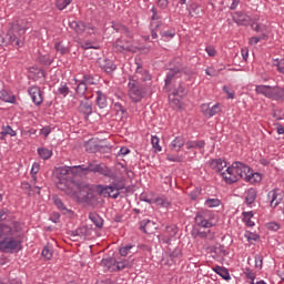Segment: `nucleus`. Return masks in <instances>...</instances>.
<instances>
[{"label":"nucleus","mask_w":284,"mask_h":284,"mask_svg":"<svg viewBox=\"0 0 284 284\" xmlns=\"http://www.w3.org/2000/svg\"><path fill=\"white\" fill-rule=\"evenodd\" d=\"M100 174L105 179H116V173L108 165L94 162H90L88 165H75V166H60L54 171L55 185L58 190L64 192L67 196H70L77 203H87L91 207H97V195L90 184L74 181L77 174Z\"/></svg>","instance_id":"nucleus-1"},{"label":"nucleus","mask_w":284,"mask_h":284,"mask_svg":"<svg viewBox=\"0 0 284 284\" xmlns=\"http://www.w3.org/2000/svg\"><path fill=\"white\" fill-rule=\"evenodd\" d=\"M0 252L3 254L21 252V237L17 226L0 224Z\"/></svg>","instance_id":"nucleus-2"},{"label":"nucleus","mask_w":284,"mask_h":284,"mask_svg":"<svg viewBox=\"0 0 284 284\" xmlns=\"http://www.w3.org/2000/svg\"><path fill=\"white\" fill-rule=\"evenodd\" d=\"M28 31V27H14L7 34L0 36V45H12L13 48H23V34Z\"/></svg>","instance_id":"nucleus-3"},{"label":"nucleus","mask_w":284,"mask_h":284,"mask_svg":"<svg viewBox=\"0 0 284 284\" xmlns=\"http://www.w3.org/2000/svg\"><path fill=\"white\" fill-rule=\"evenodd\" d=\"M101 265L103 267H106L109 272H121L123 270L132 268V265H134V261L123 257H119L118 260L113 257H105L102 258Z\"/></svg>","instance_id":"nucleus-4"},{"label":"nucleus","mask_w":284,"mask_h":284,"mask_svg":"<svg viewBox=\"0 0 284 284\" xmlns=\"http://www.w3.org/2000/svg\"><path fill=\"white\" fill-rule=\"evenodd\" d=\"M233 168L236 169L239 180L243 179L244 181H256L261 179L258 173H254L250 166L243 164L242 162H233Z\"/></svg>","instance_id":"nucleus-5"},{"label":"nucleus","mask_w":284,"mask_h":284,"mask_svg":"<svg viewBox=\"0 0 284 284\" xmlns=\"http://www.w3.org/2000/svg\"><path fill=\"white\" fill-rule=\"evenodd\" d=\"M128 88L129 99H131L133 103H140V101L143 100V97H145V88L142 84H139V82L130 80Z\"/></svg>","instance_id":"nucleus-6"},{"label":"nucleus","mask_w":284,"mask_h":284,"mask_svg":"<svg viewBox=\"0 0 284 284\" xmlns=\"http://www.w3.org/2000/svg\"><path fill=\"white\" fill-rule=\"evenodd\" d=\"M195 224L197 227H214V213L212 211H199L195 215Z\"/></svg>","instance_id":"nucleus-7"},{"label":"nucleus","mask_w":284,"mask_h":284,"mask_svg":"<svg viewBox=\"0 0 284 284\" xmlns=\"http://www.w3.org/2000/svg\"><path fill=\"white\" fill-rule=\"evenodd\" d=\"M281 201H283V191L281 189H274L267 193V202L273 210L281 205Z\"/></svg>","instance_id":"nucleus-8"},{"label":"nucleus","mask_w":284,"mask_h":284,"mask_svg":"<svg viewBox=\"0 0 284 284\" xmlns=\"http://www.w3.org/2000/svg\"><path fill=\"white\" fill-rule=\"evenodd\" d=\"M221 176L229 185H232V183H236V181H240L236 168H234V163H232V165L229 166L225 172H222Z\"/></svg>","instance_id":"nucleus-9"},{"label":"nucleus","mask_w":284,"mask_h":284,"mask_svg":"<svg viewBox=\"0 0 284 284\" xmlns=\"http://www.w3.org/2000/svg\"><path fill=\"white\" fill-rule=\"evenodd\" d=\"M201 112L207 118L212 119V116H216L219 112H221V104L216 103L210 106V103H204L201 105Z\"/></svg>","instance_id":"nucleus-10"},{"label":"nucleus","mask_w":284,"mask_h":284,"mask_svg":"<svg viewBox=\"0 0 284 284\" xmlns=\"http://www.w3.org/2000/svg\"><path fill=\"white\" fill-rule=\"evenodd\" d=\"M28 93L36 105H41L43 103V94H41V89L39 87H30Z\"/></svg>","instance_id":"nucleus-11"},{"label":"nucleus","mask_w":284,"mask_h":284,"mask_svg":"<svg viewBox=\"0 0 284 284\" xmlns=\"http://www.w3.org/2000/svg\"><path fill=\"white\" fill-rule=\"evenodd\" d=\"M185 146L186 150H199L200 154H205V140H189Z\"/></svg>","instance_id":"nucleus-12"},{"label":"nucleus","mask_w":284,"mask_h":284,"mask_svg":"<svg viewBox=\"0 0 284 284\" xmlns=\"http://www.w3.org/2000/svg\"><path fill=\"white\" fill-rule=\"evenodd\" d=\"M140 230L144 232V234H152L154 230H156V223L151 220H142L140 222Z\"/></svg>","instance_id":"nucleus-13"},{"label":"nucleus","mask_w":284,"mask_h":284,"mask_svg":"<svg viewBox=\"0 0 284 284\" xmlns=\"http://www.w3.org/2000/svg\"><path fill=\"white\" fill-rule=\"evenodd\" d=\"M257 194L258 192L254 187L246 190L244 193V203L246 205H254Z\"/></svg>","instance_id":"nucleus-14"},{"label":"nucleus","mask_w":284,"mask_h":284,"mask_svg":"<svg viewBox=\"0 0 284 284\" xmlns=\"http://www.w3.org/2000/svg\"><path fill=\"white\" fill-rule=\"evenodd\" d=\"M79 112L83 114L84 119H89L92 114V102L81 101L79 105Z\"/></svg>","instance_id":"nucleus-15"},{"label":"nucleus","mask_w":284,"mask_h":284,"mask_svg":"<svg viewBox=\"0 0 284 284\" xmlns=\"http://www.w3.org/2000/svg\"><path fill=\"white\" fill-rule=\"evenodd\" d=\"M185 138L184 136H176L169 145L170 150H172V152H180L181 148H183V145H185Z\"/></svg>","instance_id":"nucleus-16"},{"label":"nucleus","mask_w":284,"mask_h":284,"mask_svg":"<svg viewBox=\"0 0 284 284\" xmlns=\"http://www.w3.org/2000/svg\"><path fill=\"white\" fill-rule=\"evenodd\" d=\"M210 168H212V170H215V172L222 174L223 169L227 168V162L223 159L212 160L210 162Z\"/></svg>","instance_id":"nucleus-17"},{"label":"nucleus","mask_w":284,"mask_h":284,"mask_svg":"<svg viewBox=\"0 0 284 284\" xmlns=\"http://www.w3.org/2000/svg\"><path fill=\"white\" fill-rule=\"evenodd\" d=\"M95 97L98 108H100L101 110L108 108V97L105 95V93H103V91H97Z\"/></svg>","instance_id":"nucleus-18"},{"label":"nucleus","mask_w":284,"mask_h":284,"mask_svg":"<svg viewBox=\"0 0 284 284\" xmlns=\"http://www.w3.org/2000/svg\"><path fill=\"white\" fill-rule=\"evenodd\" d=\"M271 100L284 102V89L281 87H273L271 91Z\"/></svg>","instance_id":"nucleus-19"},{"label":"nucleus","mask_w":284,"mask_h":284,"mask_svg":"<svg viewBox=\"0 0 284 284\" xmlns=\"http://www.w3.org/2000/svg\"><path fill=\"white\" fill-rule=\"evenodd\" d=\"M88 24L83 21H72L70 22V28L77 32V34H83L85 32Z\"/></svg>","instance_id":"nucleus-20"},{"label":"nucleus","mask_w":284,"mask_h":284,"mask_svg":"<svg viewBox=\"0 0 284 284\" xmlns=\"http://www.w3.org/2000/svg\"><path fill=\"white\" fill-rule=\"evenodd\" d=\"M97 192L101 194L102 196H110L112 192H116V190L113 187L112 184L103 186L101 184L95 186Z\"/></svg>","instance_id":"nucleus-21"},{"label":"nucleus","mask_w":284,"mask_h":284,"mask_svg":"<svg viewBox=\"0 0 284 284\" xmlns=\"http://www.w3.org/2000/svg\"><path fill=\"white\" fill-rule=\"evenodd\" d=\"M272 90H273V87H271V85H256L255 87V92L257 94H263V97H266V99L272 98Z\"/></svg>","instance_id":"nucleus-22"},{"label":"nucleus","mask_w":284,"mask_h":284,"mask_svg":"<svg viewBox=\"0 0 284 284\" xmlns=\"http://www.w3.org/2000/svg\"><path fill=\"white\" fill-rule=\"evenodd\" d=\"M101 68H102V70H104V72L106 74H112V72H114V70H116V64H114V62L112 60L104 59L101 62Z\"/></svg>","instance_id":"nucleus-23"},{"label":"nucleus","mask_w":284,"mask_h":284,"mask_svg":"<svg viewBox=\"0 0 284 284\" xmlns=\"http://www.w3.org/2000/svg\"><path fill=\"white\" fill-rule=\"evenodd\" d=\"M136 77L140 79V81H151L152 75H150V72L146 70H143V67L141 64H138L135 70Z\"/></svg>","instance_id":"nucleus-24"},{"label":"nucleus","mask_w":284,"mask_h":284,"mask_svg":"<svg viewBox=\"0 0 284 284\" xmlns=\"http://www.w3.org/2000/svg\"><path fill=\"white\" fill-rule=\"evenodd\" d=\"M38 155L40 156V159H42L43 161H48L50 159H52V155L54 154L52 149H48V148H38L37 150Z\"/></svg>","instance_id":"nucleus-25"},{"label":"nucleus","mask_w":284,"mask_h":284,"mask_svg":"<svg viewBox=\"0 0 284 284\" xmlns=\"http://www.w3.org/2000/svg\"><path fill=\"white\" fill-rule=\"evenodd\" d=\"M0 99L1 101H4V103H14V101H17V98L13 95V93L8 90L0 91Z\"/></svg>","instance_id":"nucleus-26"},{"label":"nucleus","mask_w":284,"mask_h":284,"mask_svg":"<svg viewBox=\"0 0 284 284\" xmlns=\"http://www.w3.org/2000/svg\"><path fill=\"white\" fill-rule=\"evenodd\" d=\"M213 272H215V274H219V276H221V278H223L224 281L232 280V276H230V271H227V268L223 266H215L213 268Z\"/></svg>","instance_id":"nucleus-27"},{"label":"nucleus","mask_w":284,"mask_h":284,"mask_svg":"<svg viewBox=\"0 0 284 284\" xmlns=\"http://www.w3.org/2000/svg\"><path fill=\"white\" fill-rule=\"evenodd\" d=\"M136 246L134 244H126L119 248L120 256H129V254H133L136 252Z\"/></svg>","instance_id":"nucleus-28"},{"label":"nucleus","mask_w":284,"mask_h":284,"mask_svg":"<svg viewBox=\"0 0 284 284\" xmlns=\"http://www.w3.org/2000/svg\"><path fill=\"white\" fill-rule=\"evenodd\" d=\"M74 83L77 84L75 92L79 97H85V92H88V87L84 84L82 80L74 79Z\"/></svg>","instance_id":"nucleus-29"},{"label":"nucleus","mask_w":284,"mask_h":284,"mask_svg":"<svg viewBox=\"0 0 284 284\" xmlns=\"http://www.w3.org/2000/svg\"><path fill=\"white\" fill-rule=\"evenodd\" d=\"M53 201L54 205L58 207V210H60V212H62V214H72V210L68 209L65 204H63V201H61V199L54 196Z\"/></svg>","instance_id":"nucleus-30"},{"label":"nucleus","mask_w":284,"mask_h":284,"mask_svg":"<svg viewBox=\"0 0 284 284\" xmlns=\"http://www.w3.org/2000/svg\"><path fill=\"white\" fill-rule=\"evenodd\" d=\"M181 77V71L179 69H173V70H170L168 73H166V78L164 80L165 82V85H170V83H172V80L176 79Z\"/></svg>","instance_id":"nucleus-31"},{"label":"nucleus","mask_w":284,"mask_h":284,"mask_svg":"<svg viewBox=\"0 0 284 284\" xmlns=\"http://www.w3.org/2000/svg\"><path fill=\"white\" fill-rule=\"evenodd\" d=\"M115 48L118 52H130L132 50V44L130 42H123L121 40L115 41Z\"/></svg>","instance_id":"nucleus-32"},{"label":"nucleus","mask_w":284,"mask_h":284,"mask_svg":"<svg viewBox=\"0 0 284 284\" xmlns=\"http://www.w3.org/2000/svg\"><path fill=\"white\" fill-rule=\"evenodd\" d=\"M38 61L41 65H52V63H54V57L50 54H40Z\"/></svg>","instance_id":"nucleus-33"},{"label":"nucleus","mask_w":284,"mask_h":284,"mask_svg":"<svg viewBox=\"0 0 284 284\" xmlns=\"http://www.w3.org/2000/svg\"><path fill=\"white\" fill-rule=\"evenodd\" d=\"M160 205L161 207H168V205H172V202L165 195H161L159 197L153 199L152 204Z\"/></svg>","instance_id":"nucleus-34"},{"label":"nucleus","mask_w":284,"mask_h":284,"mask_svg":"<svg viewBox=\"0 0 284 284\" xmlns=\"http://www.w3.org/2000/svg\"><path fill=\"white\" fill-rule=\"evenodd\" d=\"M54 50L62 55L70 54V48L65 47L63 42H55Z\"/></svg>","instance_id":"nucleus-35"},{"label":"nucleus","mask_w":284,"mask_h":284,"mask_svg":"<svg viewBox=\"0 0 284 284\" xmlns=\"http://www.w3.org/2000/svg\"><path fill=\"white\" fill-rule=\"evenodd\" d=\"M254 213L252 211L243 212V221L247 227H254V221H252Z\"/></svg>","instance_id":"nucleus-36"},{"label":"nucleus","mask_w":284,"mask_h":284,"mask_svg":"<svg viewBox=\"0 0 284 284\" xmlns=\"http://www.w3.org/2000/svg\"><path fill=\"white\" fill-rule=\"evenodd\" d=\"M57 94L65 99V97L70 94V88L68 87V83L61 82L60 87L58 88Z\"/></svg>","instance_id":"nucleus-37"},{"label":"nucleus","mask_w":284,"mask_h":284,"mask_svg":"<svg viewBox=\"0 0 284 284\" xmlns=\"http://www.w3.org/2000/svg\"><path fill=\"white\" fill-rule=\"evenodd\" d=\"M90 221H92V223L95 225V227H99V230H101V227H103V219H101V216H99V214L92 213L89 215Z\"/></svg>","instance_id":"nucleus-38"},{"label":"nucleus","mask_w":284,"mask_h":284,"mask_svg":"<svg viewBox=\"0 0 284 284\" xmlns=\"http://www.w3.org/2000/svg\"><path fill=\"white\" fill-rule=\"evenodd\" d=\"M113 110L116 112L118 115L123 116L124 114H128V110L121 102H113Z\"/></svg>","instance_id":"nucleus-39"},{"label":"nucleus","mask_w":284,"mask_h":284,"mask_svg":"<svg viewBox=\"0 0 284 284\" xmlns=\"http://www.w3.org/2000/svg\"><path fill=\"white\" fill-rule=\"evenodd\" d=\"M53 254H54L53 248L50 245L44 246L41 252V255L43 256V258H45V261H51Z\"/></svg>","instance_id":"nucleus-40"},{"label":"nucleus","mask_w":284,"mask_h":284,"mask_svg":"<svg viewBox=\"0 0 284 284\" xmlns=\"http://www.w3.org/2000/svg\"><path fill=\"white\" fill-rule=\"evenodd\" d=\"M163 26L162 22H151L150 30H151V37L152 39H159V34L156 33V30Z\"/></svg>","instance_id":"nucleus-41"},{"label":"nucleus","mask_w":284,"mask_h":284,"mask_svg":"<svg viewBox=\"0 0 284 284\" xmlns=\"http://www.w3.org/2000/svg\"><path fill=\"white\" fill-rule=\"evenodd\" d=\"M160 37H162V39H164V41H170V39H174V37H176V31L173 29L168 30V31H161Z\"/></svg>","instance_id":"nucleus-42"},{"label":"nucleus","mask_w":284,"mask_h":284,"mask_svg":"<svg viewBox=\"0 0 284 284\" xmlns=\"http://www.w3.org/2000/svg\"><path fill=\"white\" fill-rule=\"evenodd\" d=\"M204 205L206 207H219V205H221V200L217 197H209L205 200Z\"/></svg>","instance_id":"nucleus-43"},{"label":"nucleus","mask_w":284,"mask_h":284,"mask_svg":"<svg viewBox=\"0 0 284 284\" xmlns=\"http://www.w3.org/2000/svg\"><path fill=\"white\" fill-rule=\"evenodd\" d=\"M1 136H17V131L12 130L10 125H3L2 131L0 132Z\"/></svg>","instance_id":"nucleus-44"},{"label":"nucleus","mask_w":284,"mask_h":284,"mask_svg":"<svg viewBox=\"0 0 284 284\" xmlns=\"http://www.w3.org/2000/svg\"><path fill=\"white\" fill-rule=\"evenodd\" d=\"M113 187L115 190V192H121V190H125V183H123L122 181H116V174L114 179H111Z\"/></svg>","instance_id":"nucleus-45"},{"label":"nucleus","mask_w":284,"mask_h":284,"mask_svg":"<svg viewBox=\"0 0 284 284\" xmlns=\"http://www.w3.org/2000/svg\"><path fill=\"white\" fill-rule=\"evenodd\" d=\"M159 143H160L159 136L152 135L151 136V145H152L153 150H155L156 152H161V150H163L161 148V144H159Z\"/></svg>","instance_id":"nucleus-46"},{"label":"nucleus","mask_w":284,"mask_h":284,"mask_svg":"<svg viewBox=\"0 0 284 284\" xmlns=\"http://www.w3.org/2000/svg\"><path fill=\"white\" fill-rule=\"evenodd\" d=\"M174 97H185L187 92L185 91V87L183 84H179L178 88L173 91Z\"/></svg>","instance_id":"nucleus-47"},{"label":"nucleus","mask_w":284,"mask_h":284,"mask_svg":"<svg viewBox=\"0 0 284 284\" xmlns=\"http://www.w3.org/2000/svg\"><path fill=\"white\" fill-rule=\"evenodd\" d=\"M82 81L84 82V84L88 85H97V82L94 81V77H92L91 74H84L82 78Z\"/></svg>","instance_id":"nucleus-48"},{"label":"nucleus","mask_w":284,"mask_h":284,"mask_svg":"<svg viewBox=\"0 0 284 284\" xmlns=\"http://www.w3.org/2000/svg\"><path fill=\"white\" fill-rule=\"evenodd\" d=\"M70 3H72V0H58L57 8L58 10H65Z\"/></svg>","instance_id":"nucleus-49"},{"label":"nucleus","mask_w":284,"mask_h":284,"mask_svg":"<svg viewBox=\"0 0 284 284\" xmlns=\"http://www.w3.org/2000/svg\"><path fill=\"white\" fill-rule=\"evenodd\" d=\"M266 229L270 230L271 232H278V230H281V224L276 222H268L266 224Z\"/></svg>","instance_id":"nucleus-50"},{"label":"nucleus","mask_w":284,"mask_h":284,"mask_svg":"<svg viewBox=\"0 0 284 284\" xmlns=\"http://www.w3.org/2000/svg\"><path fill=\"white\" fill-rule=\"evenodd\" d=\"M151 12H152V17H151L152 23H159V19H161V16H159V11L156 10V8L152 7Z\"/></svg>","instance_id":"nucleus-51"},{"label":"nucleus","mask_w":284,"mask_h":284,"mask_svg":"<svg viewBox=\"0 0 284 284\" xmlns=\"http://www.w3.org/2000/svg\"><path fill=\"white\" fill-rule=\"evenodd\" d=\"M244 236L247 239L248 243H252V241H258L260 239L258 234L252 232H246Z\"/></svg>","instance_id":"nucleus-52"},{"label":"nucleus","mask_w":284,"mask_h":284,"mask_svg":"<svg viewBox=\"0 0 284 284\" xmlns=\"http://www.w3.org/2000/svg\"><path fill=\"white\" fill-rule=\"evenodd\" d=\"M168 161H170L171 163H181V161H183V158L180 155H172V154H168L166 155Z\"/></svg>","instance_id":"nucleus-53"},{"label":"nucleus","mask_w":284,"mask_h":284,"mask_svg":"<svg viewBox=\"0 0 284 284\" xmlns=\"http://www.w3.org/2000/svg\"><path fill=\"white\" fill-rule=\"evenodd\" d=\"M254 258H255V267H258L260 270H262L263 268V255L256 254L254 256Z\"/></svg>","instance_id":"nucleus-54"},{"label":"nucleus","mask_w":284,"mask_h":284,"mask_svg":"<svg viewBox=\"0 0 284 284\" xmlns=\"http://www.w3.org/2000/svg\"><path fill=\"white\" fill-rule=\"evenodd\" d=\"M191 201H196L201 196V190L195 189L189 193Z\"/></svg>","instance_id":"nucleus-55"},{"label":"nucleus","mask_w":284,"mask_h":284,"mask_svg":"<svg viewBox=\"0 0 284 284\" xmlns=\"http://www.w3.org/2000/svg\"><path fill=\"white\" fill-rule=\"evenodd\" d=\"M52 132V129L50 126H43L41 130H40V136H44V138H48L50 136V133Z\"/></svg>","instance_id":"nucleus-56"},{"label":"nucleus","mask_w":284,"mask_h":284,"mask_svg":"<svg viewBox=\"0 0 284 284\" xmlns=\"http://www.w3.org/2000/svg\"><path fill=\"white\" fill-rule=\"evenodd\" d=\"M84 32H87V34H97V29L91 23H87V29Z\"/></svg>","instance_id":"nucleus-57"},{"label":"nucleus","mask_w":284,"mask_h":284,"mask_svg":"<svg viewBox=\"0 0 284 284\" xmlns=\"http://www.w3.org/2000/svg\"><path fill=\"white\" fill-rule=\"evenodd\" d=\"M205 52L209 54V57H216V49H214L212 45L206 47Z\"/></svg>","instance_id":"nucleus-58"},{"label":"nucleus","mask_w":284,"mask_h":284,"mask_svg":"<svg viewBox=\"0 0 284 284\" xmlns=\"http://www.w3.org/2000/svg\"><path fill=\"white\" fill-rule=\"evenodd\" d=\"M276 68L280 74H284V58L277 62Z\"/></svg>","instance_id":"nucleus-59"},{"label":"nucleus","mask_w":284,"mask_h":284,"mask_svg":"<svg viewBox=\"0 0 284 284\" xmlns=\"http://www.w3.org/2000/svg\"><path fill=\"white\" fill-rule=\"evenodd\" d=\"M140 201H143L144 203H149V205H152L153 199L148 197V194L142 193L140 195Z\"/></svg>","instance_id":"nucleus-60"},{"label":"nucleus","mask_w":284,"mask_h":284,"mask_svg":"<svg viewBox=\"0 0 284 284\" xmlns=\"http://www.w3.org/2000/svg\"><path fill=\"white\" fill-rule=\"evenodd\" d=\"M97 150H99V146H97V145L92 146V142L87 143V152L94 153V152H97Z\"/></svg>","instance_id":"nucleus-61"},{"label":"nucleus","mask_w":284,"mask_h":284,"mask_svg":"<svg viewBox=\"0 0 284 284\" xmlns=\"http://www.w3.org/2000/svg\"><path fill=\"white\" fill-rule=\"evenodd\" d=\"M222 90L223 92H225V94H227V99H234V91H230V89L226 85H224Z\"/></svg>","instance_id":"nucleus-62"},{"label":"nucleus","mask_w":284,"mask_h":284,"mask_svg":"<svg viewBox=\"0 0 284 284\" xmlns=\"http://www.w3.org/2000/svg\"><path fill=\"white\" fill-rule=\"evenodd\" d=\"M168 0H158V7L161 8L162 10H165L168 8Z\"/></svg>","instance_id":"nucleus-63"},{"label":"nucleus","mask_w":284,"mask_h":284,"mask_svg":"<svg viewBox=\"0 0 284 284\" xmlns=\"http://www.w3.org/2000/svg\"><path fill=\"white\" fill-rule=\"evenodd\" d=\"M260 41H261V40H260L258 37H252V38L248 39V43H250L251 45H256Z\"/></svg>","instance_id":"nucleus-64"}]
</instances>
